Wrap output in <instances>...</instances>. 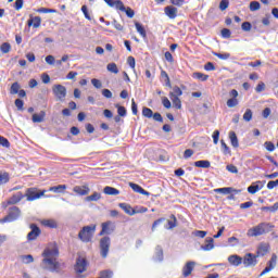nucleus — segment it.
Masks as SVG:
<instances>
[{
    "label": "nucleus",
    "mask_w": 278,
    "mask_h": 278,
    "mask_svg": "<svg viewBox=\"0 0 278 278\" xmlns=\"http://www.w3.org/2000/svg\"><path fill=\"white\" fill-rule=\"evenodd\" d=\"M59 255L60 251L58 250V245L47 248L42 253L43 260L41 267L45 270H50V273H62V270L66 268V264L58 262Z\"/></svg>",
    "instance_id": "1"
},
{
    "label": "nucleus",
    "mask_w": 278,
    "mask_h": 278,
    "mask_svg": "<svg viewBox=\"0 0 278 278\" xmlns=\"http://www.w3.org/2000/svg\"><path fill=\"white\" fill-rule=\"evenodd\" d=\"M273 225L268 223H261L257 226L249 229L248 236L250 237H257V236H264V233H270L273 231Z\"/></svg>",
    "instance_id": "2"
},
{
    "label": "nucleus",
    "mask_w": 278,
    "mask_h": 278,
    "mask_svg": "<svg viewBox=\"0 0 278 278\" xmlns=\"http://www.w3.org/2000/svg\"><path fill=\"white\" fill-rule=\"evenodd\" d=\"M94 231H97V225L85 226L79 231L78 238L81 242H91Z\"/></svg>",
    "instance_id": "3"
},
{
    "label": "nucleus",
    "mask_w": 278,
    "mask_h": 278,
    "mask_svg": "<svg viewBox=\"0 0 278 278\" xmlns=\"http://www.w3.org/2000/svg\"><path fill=\"white\" fill-rule=\"evenodd\" d=\"M45 194H47V190L40 191L37 188H28L24 197H26L27 201H36L45 197Z\"/></svg>",
    "instance_id": "4"
},
{
    "label": "nucleus",
    "mask_w": 278,
    "mask_h": 278,
    "mask_svg": "<svg viewBox=\"0 0 278 278\" xmlns=\"http://www.w3.org/2000/svg\"><path fill=\"white\" fill-rule=\"evenodd\" d=\"M18 216H21V208L13 206L9 210V214L4 218L0 219V223H14Z\"/></svg>",
    "instance_id": "5"
},
{
    "label": "nucleus",
    "mask_w": 278,
    "mask_h": 278,
    "mask_svg": "<svg viewBox=\"0 0 278 278\" xmlns=\"http://www.w3.org/2000/svg\"><path fill=\"white\" fill-rule=\"evenodd\" d=\"M110 244H111L110 237H103L100 240V255H101V257H103V258L108 257V254L110 253Z\"/></svg>",
    "instance_id": "6"
},
{
    "label": "nucleus",
    "mask_w": 278,
    "mask_h": 278,
    "mask_svg": "<svg viewBox=\"0 0 278 278\" xmlns=\"http://www.w3.org/2000/svg\"><path fill=\"white\" fill-rule=\"evenodd\" d=\"M52 92L56 97V101H64L66 99V87L63 85H54Z\"/></svg>",
    "instance_id": "7"
},
{
    "label": "nucleus",
    "mask_w": 278,
    "mask_h": 278,
    "mask_svg": "<svg viewBox=\"0 0 278 278\" xmlns=\"http://www.w3.org/2000/svg\"><path fill=\"white\" fill-rule=\"evenodd\" d=\"M87 266L88 262L86 258L84 256H78L74 266V270L77 273V275H81V273H86Z\"/></svg>",
    "instance_id": "8"
},
{
    "label": "nucleus",
    "mask_w": 278,
    "mask_h": 278,
    "mask_svg": "<svg viewBox=\"0 0 278 278\" xmlns=\"http://www.w3.org/2000/svg\"><path fill=\"white\" fill-rule=\"evenodd\" d=\"M115 229L116 226H114L112 222L102 223V230L100 231V236H110V233H112Z\"/></svg>",
    "instance_id": "9"
},
{
    "label": "nucleus",
    "mask_w": 278,
    "mask_h": 278,
    "mask_svg": "<svg viewBox=\"0 0 278 278\" xmlns=\"http://www.w3.org/2000/svg\"><path fill=\"white\" fill-rule=\"evenodd\" d=\"M243 264L247 268H249V266H256L257 265V256L253 255L252 253L245 254V256L243 258Z\"/></svg>",
    "instance_id": "10"
},
{
    "label": "nucleus",
    "mask_w": 278,
    "mask_h": 278,
    "mask_svg": "<svg viewBox=\"0 0 278 278\" xmlns=\"http://www.w3.org/2000/svg\"><path fill=\"white\" fill-rule=\"evenodd\" d=\"M73 192H75L76 194H79V197H86L90 194V187H88V185L75 186L73 188Z\"/></svg>",
    "instance_id": "11"
},
{
    "label": "nucleus",
    "mask_w": 278,
    "mask_h": 278,
    "mask_svg": "<svg viewBox=\"0 0 278 278\" xmlns=\"http://www.w3.org/2000/svg\"><path fill=\"white\" fill-rule=\"evenodd\" d=\"M104 3L109 8H115V10L125 11V4L121 0H104Z\"/></svg>",
    "instance_id": "12"
},
{
    "label": "nucleus",
    "mask_w": 278,
    "mask_h": 278,
    "mask_svg": "<svg viewBox=\"0 0 278 278\" xmlns=\"http://www.w3.org/2000/svg\"><path fill=\"white\" fill-rule=\"evenodd\" d=\"M30 229L31 231L28 232L27 240H36V238H38V236L41 233L40 228L36 224H30Z\"/></svg>",
    "instance_id": "13"
},
{
    "label": "nucleus",
    "mask_w": 278,
    "mask_h": 278,
    "mask_svg": "<svg viewBox=\"0 0 278 278\" xmlns=\"http://www.w3.org/2000/svg\"><path fill=\"white\" fill-rule=\"evenodd\" d=\"M23 199H25V194H23V192H17L15 194H13L8 201L7 203L9 205H16V203H21V201H23Z\"/></svg>",
    "instance_id": "14"
},
{
    "label": "nucleus",
    "mask_w": 278,
    "mask_h": 278,
    "mask_svg": "<svg viewBox=\"0 0 278 278\" xmlns=\"http://www.w3.org/2000/svg\"><path fill=\"white\" fill-rule=\"evenodd\" d=\"M195 265L197 263L194 262H188L182 268L184 277H190V275H192V270H194Z\"/></svg>",
    "instance_id": "15"
},
{
    "label": "nucleus",
    "mask_w": 278,
    "mask_h": 278,
    "mask_svg": "<svg viewBox=\"0 0 278 278\" xmlns=\"http://www.w3.org/2000/svg\"><path fill=\"white\" fill-rule=\"evenodd\" d=\"M164 12L166 14V16H168V18L175 20L177 18V8L173 7V5H168L164 8Z\"/></svg>",
    "instance_id": "16"
},
{
    "label": "nucleus",
    "mask_w": 278,
    "mask_h": 278,
    "mask_svg": "<svg viewBox=\"0 0 278 278\" xmlns=\"http://www.w3.org/2000/svg\"><path fill=\"white\" fill-rule=\"evenodd\" d=\"M118 206L125 212V214H128V216H135L136 208L131 207V205L127 203H119Z\"/></svg>",
    "instance_id": "17"
},
{
    "label": "nucleus",
    "mask_w": 278,
    "mask_h": 278,
    "mask_svg": "<svg viewBox=\"0 0 278 278\" xmlns=\"http://www.w3.org/2000/svg\"><path fill=\"white\" fill-rule=\"evenodd\" d=\"M103 192L109 197H117V194H121V191L118 189L110 186L104 187Z\"/></svg>",
    "instance_id": "18"
},
{
    "label": "nucleus",
    "mask_w": 278,
    "mask_h": 278,
    "mask_svg": "<svg viewBox=\"0 0 278 278\" xmlns=\"http://www.w3.org/2000/svg\"><path fill=\"white\" fill-rule=\"evenodd\" d=\"M202 251H212L214 249V239L212 237H207L205 239V244L201 245Z\"/></svg>",
    "instance_id": "19"
},
{
    "label": "nucleus",
    "mask_w": 278,
    "mask_h": 278,
    "mask_svg": "<svg viewBox=\"0 0 278 278\" xmlns=\"http://www.w3.org/2000/svg\"><path fill=\"white\" fill-rule=\"evenodd\" d=\"M41 23H42V18L40 16H35V17L28 20V27H31V25H33V27L35 29H38V27H40Z\"/></svg>",
    "instance_id": "20"
},
{
    "label": "nucleus",
    "mask_w": 278,
    "mask_h": 278,
    "mask_svg": "<svg viewBox=\"0 0 278 278\" xmlns=\"http://www.w3.org/2000/svg\"><path fill=\"white\" fill-rule=\"evenodd\" d=\"M228 262L231 266H240V264H242V257L233 254L228 257Z\"/></svg>",
    "instance_id": "21"
},
{
    "label": "nucleus",
    "mask_w": 278,
    "mask_h": 278,
    "mask_svg": "<svg viewBox=\"0 0 278 278\" xmlns=\"http://www.w3.org/2000/svg\"><path fill=\"white\" fill-rule=\"evenodd\" d=\"M214 192H216V194H231V192H236V190L232 187H224L215 189Z\"/></svg>",
    "instance_id": "22"
},
{
    "label": "nucleus",
    "mask_w": 278,
    "mask_h": 278,
    "mask_svg": "<svg viewBox=\"0 0 278 278\" xmlns=\"http://www.w3.org/2000/svg\"><path fill=\"white\" fill-rule=\"evenodd\" d=\"M45 116H47L45 111H40L39 114H33V123H43Z\"/></svg>",
    "instance_id": "23"
},
{
    "label": "nucleus",
    "mask_w": 278,
    "mask_h": 278,
    "mask_svg": "<svg viewBox=\"0 0 278 278\" xmlns=\"http://www.w3.org/2000/svg\"><path fill=\"white\" fill-rule=\"evenodd\" d=\"M268 253V244L266 243H261L258 249H257V256L258 257H264Z\"/></svg>",
    "instance_id": "24"
},
{
    "label": "nucleus",
    "mask_w": 278,
    "mask_h": 278,
    "mask_svg": "<svg viewBox=\"0 0 278 278\" xmlns=\"http://www.w3.org/2000/svg\"><path fill=\"white\" fill-rule=\"evenodd\" d=\"M154 260L156 262H162L164 260V250L160 245H157L155 248V257H154Z\"/></svg>",
    "instance_id": "25"
},
{
    "label": "nucleus",
    "mask_w": 278,
    "mask_h": 278,
    "mask_svg": "<svg viewBox=\"0 0 278 278\" xmlns=\"http://www.w3.org/2000/svg\"><path fill=\"white\" fill-rule=\"evenodd\" d=\"M181 94H184V91H181V88L174 86L173 91L169 92V99L179 98L181 97Z\"/></svg>",
    "instance_id": "26"
},
{
    "label": "nucleus",
    "mask_w": 278,
    "mask_h": 278,
    "mask_svg": "<svg viewBox=\"0 0 278 278\" xmlns=\"http://www.w3.org/2000/svg\"><path fill=\"white\" fill-rule=\"evenodd\" d=\"M229 139L235 149H238V147H240V143L238 142V136L236 135V132L230 131Z\"/></svg>",
    "instance_id": "27"
},
{
    "label": "nucleus",
    "mask_w": 278,
    "mask_h": 278,
    "mask_svg": "<svg viewBox=\"0 0 278 278\" xmlns=\"http://www.w3.org/2000/svg\"><path fill=\"white\" fill-rule=\"evenodd\" d=\"M64 190H66V185H59L49 188V192H55L56 194L64 192Z\"/></svg>",
    "instance_id": "28"
},
{
    "label": "nucleus",
    "mask_w": 278,
    "mask_h": 278,
    "mask_svg": "<svg viewBox=\"0 0 278 278\" xmlns=\"http://www.w3.org/2000/svg\"><path fill=\"white\" fill-rule=\"evenodd\" d=\"M41 224L43 227H50V229H55L58 227V223L54 219H43Z\"/></svg>",
    "instance_id": "29"
},
{
    "label": "nucleus",
    "mask_w": 278,
    "mask_h": 278,
    "mask_svg": "<svg viewBox=\"0 0 278 278\" xmlns=\"http://www.w3.org/2000/svg\"><path fill=\"white\" fill-rule=\"evenodd\" d=\"M135 27L138 34H140L141 38H147V30L144 29V26H142V24L136 22Z\"/></svg>",
    "instance_id": "30"
},
{
    "label": "nucleus",
    "mask_w": 278,
    "mask_h": 278,
    "mask_svg": "<svg viewBox=\"0 0 278 278\" xmlns=\"http://www.w3.org/2000/svg\"><path fill=\"white\" fill-rule=\"evenodd\" d=\"M167 225L165 228L175 229L177 227V217L175 215H170V219L167 220Z\"/></svg>",
    "instance_id": "31"
},
{
    "label": "nucleus",
    "mask_w": 278,
    "mask_h": 278,
    "mask_svg": "<svg viewBox=\"0 0 278 278\" xmlns=\"http://www.w3.org/2000/svg\"><path fill=\"white\" fill-rule=\"evenodd\" d=\"M192 77L194 79H199L200 81H207V79H210L208 75H205V74L200 73V72L193 73Z\"/></svg>",
    "instance_id": "32"
},
{
    "label": "nucleus",
    "mask_w": 278,
    "mask_h": 278,
    "mask_svg": "<svg viewBox=\"0 0 278 278\" xmlns=\"http://www.w3.org/2000/svg\"><path fill=\"white\" fill-rule=\"evenodd\" d=\"M212 164L210 163V161H197L194 162V166L197 168H210Z\"/></svg>",
    "instance_id": "33"
},
{
    "label": "nucleus",
    "mask_w": 278,
    "mask_h": 278,
    "mask_svg": "<svg viewBox=\"0 0 278 278\" xmlns=\"http://www.w3.org/2000/svg\"><path fill=\"white\" fill-rule=\"evenodd\" d=\"M101 199V193L99 192H93L91 195H88L85 198V201H87L88 203L92 202V201H99Z\"/></svg>",
    "instance_id": "34"
},
{
    "label": "nucleus",
    "mask_w": 278,
    "mask_h": 278,
    "mask_svg": "<svg viewBox=\"0 0 278 278\" xmlns=\"http://www.w3.org/2000/svg\"><path fill=\"white\" fill-rule=\"evenodd\" d=\"M260 190H262V187H260V185H255V182L248 187V192L250 194H256V192H260Z\"/></svg>",
    "instance_id": "35"
},
{
    "label": "nucleus",
    "mask_w": 278,
    "mask_h": 278,
    "mask_svg": "<svg viewBox=\"0 0 278 278\" xmlns=\"http://www.w3.org/2000/svg\"><path fill=\"white\" fill-rule=\"evenodd\" d=\"M106 71H109V73H114V75H118V66L116 63H109L106 65Z\"/></svg>",
    "instance_id": "36"
},
{
    "label": "nucleus",
    "mask_w": 278,
    "mask_h": 278,
    "mask_svg": "<svg viewBox=\"0 0 278 278\" xmlns=\"http://www.w3.org/2000/svg\"><path fill=\"white\" fill-rule=\"evenodd\" d=\"M252 119H253V111H251V109H247L245 113L243 114V121H245V123H251Z\"/></svg>",
    "instance_id": "37"
},
{
    "label": "nucleus",
    "mask_w": 278,
    "mask_h": 278,
    "mask_svg": "<svg viewBox=\"0 0 278 278\" xmlns=\"http://www.w3.org/2000/svg\"><path fill=\"white\" fill-rule=\"evenodd\" d=\"M21 90V85L18 83H13L10 89V94H18Z\"/></svg>",
    "instance_id": "38"
},
{
    "label": "nucleus",
    "mask_w": 278,
    "mask_h": 278,
    "mask_svg": "<svg viewBox=\"0 0 278 278\" xmlns=\"http://www.w3.org/2000/svg\"><path fill=\"white\" fill-rule=\"evenodd\" d=\"M142 114H143V116H144L146 118H153V110H151V109H149V108H147V106H144V108L142 109Z\"/></svg>",
    "instance_id": "39"
},
{
    "label": "nucleus",
    "mask_w": 278,
    "mask_h": 278,
    "mask_svg": "<svg viewBox=\"0 0 278 278\" xmlns=\"http://www.w3.org/2000/svg\"><path fill=\"white\" fill-rule=\"evenodd\" d=\"M10 181V175L8 173L0 174V186Z\"/></svg>",
    "instance_id": "40"
},
{
    "label": "nucleus",
    "mask_w": 278,
    "mask_h": 278,
    "mask_svg": "<svg viewBox=\"0 0 278 278\" xmlns=\"http://www.w3.org/2000/svg\"><path fill=\"white\" fill-rule=\"evenodd\" d=\"M172 103L176 110H181V99L179 98H170Z\"/></svg>",
    "instance_id": "41"
},
{
    "label": "nucleus",
    "mask_w": 278,
    "mask_h": 278,
    "mask_svg": "<svg viewBox=\"0 0 278 278\" xmlns=\"http://www.w3.org/2000/svg\"><path fill=\"white\" fill-rule=\"evenodd\" d=\"M11 49H12V46H10L9 42H4L0 47V51H2V53H10Z\"/></svg>",
    "instance_id": "42"
},
{
    "label": "nucleus",
    "mask_w": 278,
    "mask_h": 278,
    "mask_svg": "<svg viewBox=\"0 0 278 278\" xmlns=\"http://www.w3.org/2000/svg\"><path fill=\"white\" fill-rule=\"evenodd\" d=\"M260 8H261L260 2H257V1L250 2V11L251 12H257V10H260Z\"/></svg>",
    "instance_id": "43"
},
{
    "label": "nucleus",
    "mask_w": 278,
    "mask_h": 278,
    "mask_svg": "<svg viewBox=\"0 0 278 278\" xmlns=\"http://www.w3.org/2000/svg\"><path fill=\"white\" fill-rule=\"evenodd\" d=\"M129 187L131 188V190H134V192H137L138 194L142 192V187L137 184L129 182Z\"/></svg>",
    "instance_id": "44"
},
{
    "label": "nucleus",
    "mask_w": 278,
    "mask_h": 278,
    "mask_svg": "<svg viewBox=\"0 0 278 278\" xmlns=\"http://www.w3.org/2000/svg\"><path fill=\"white\" fill-rule=\"evenodd\" d=\"M166 218L161 217L159 219H156L153 224H152V231H155V229H157L159 225H162V223H165Z\"/></svg>",
    "instance_id": "45"
},
{
    "label": "nucleus",
    "mask_w": 278,
    "mask_h": 278,
    "mask_svg": "<svg viewBox=\"0 0 278 278\" xmlns=\"http://www.w3.org/2000/svg\"><path fill=\"white\" fill-rule=\"evenodd\" d=\"M268 266L271 268V270L275 268V266H277V254L271 255Z\"/></svg>",
    "instance_id": "46"
},
{
    "label": "nucleus",
    "mask_w": 278,
    "mask_h": 278,
    "mask_svg": "<svg viewBox=\"0 0 278 278\" xmlns=\"http://www.w3.org/2000/svg\"><path fill=\"white\" fill-rule=\"evenodd\" d=\"M22 262L24 264H31L34 262V256L31 254L22 256Z\"/></svg>",
    "instance_id": "47"
},
{
    "label": "nucleus",
    "mask_w": 278,
    "mask_h": 278,
    "mask_svg": "<svg viewBox=\"0 0 278 278\" xmlns=\"http://www.w3.org/2000/svg\"><path fill=\"white\" fill-rule=\"evenodd\" d=\"M91 84L94 88L97 89H101L103 88V84L101 83V80L97 79V78H92L91 79Z\"/></svg>",
    "instance_id": "48"
},
{
    "label": "nucleus",
    "mask_w": 278,
    "mask_h": 278,
    "mask_svg": "<svg viewBox=\"0 0 278 278\" xmlns=\"http://www.w3.org/2000/svg\"><path fill=\"white\" fill-rule=\"evenodd\" d=\"M122 12H126L128 18H134V16H136V12H134V10L129 7L125 8V10Z\"/></svg>",
    "instance_id": "49"
},
{
    "label": "nucleus",
    "mask_w": 278,
    "mask_h": 278,
    "mask_svg": "<svg viewBox=\"0 0 278 278\" xmlns=\"http://www.w3.org/2000/svg\"><path fill=\"white\" fill-rule=\"evenodd\" d=\"M238 100L237 98H231V99H228L227 101V106L228 108H236L238 105Z\"/></svg>",
    "instance_id": "50"
},
{
    "label": "nucleus",
    "mask_w": 278,
    "mask_h": 278,
    "mask_svg": "<svg viewBox=\"0 0 278 278\" xmlns=\"http://www.w3.org/2000/svg\"><path fill=\"white\" fill-rule=\"evenodd\" d=\"M253 25H251L250 22H243L242 25H241V29L243 31H251Z\"/></svg>",
    "instance_id": "51"
},
{
    "label": "nucleus",
    "mask_w": 278,
    "mask_h": 278,
    "mask_svg": "<svg viewBox=\"0 0 278 278\" xmlns=\"http://www.w3.org/2000/svg\"><path fill=\"white\" fill-rule=\"evenodd\" d=\"M227 8H229V0H222L219 3V10H222V12H225Z\"/></svg>",
    "instance_id": "52"
},
{
    "label": "nucleus",
    "mask_w": 278,
    "mask_h": 278,
    "mask_svg": "<svg viewBox=\"0 0 278 278\" xmlns=\"http://www.w3.org/2000/svg\"><path fill=\"white\" fill-rule=\"evenodd\" d=\"M117 113L118 116H127V109H125V106L117 105Z\"/></svg>",
    "instance_id": "53"
},
{
    "label": "nucleus",
    "mask_w": 278,
    "mask_h": 278,
    "mask_svg": "<svg viewBox=\"0 0 278 278\" xmlns=\"http://www.w3.org/2000/svg\"><path fill=\"white\" fill-rule=\"evenodd\" d=\"M193 236H195L197 238H205L207 236V231H205V230H195L193 232Z\"/></svg>",
    "instance_id": "54"
},
{
    "label": "nucleus",
    "mask_w": 278,
    "mask_h": 278,
    "mask_svg": "<svg viewBox=\"0 0 278 278\" xmlns=\"http://www.w3.org/2000/svg\"><path fill=\"white\" fill-rule=\"evenodd\" d=\"M222 143V149H224V155H229V153H231V151L229 150L227 143H225V140H220Z\"/></svg>",
    "instance_id": "55"
},
{
    "label": "nucleus",
    "mask_w": 278,
    "mask_h": 278,
    "mask_svg": "<svg viewBox=\"0 0 278 278\" xmlns=\"http://www.w3.org/2000/svg\"><path fill=\"white\" fill-rule=\"evenodd\" d=\"M214 55L216 58H218L219 60H229L230 58V54L229 53H218V52H215Z\"/></svg>",
    "instance_id": "56"
},
{
    "label": "nucleus",
    "mask_w": 278,
    "mask_h": 278,
    "mask_svg": "<svg viewBox=\"0 0 278 278\" xmlns=\"http://www.w3.org/2000/svg\"><path fill=\"white\" fill-rule=\"evenodd\" d=\"M0 144L1 147H5V149H9L10 141L5 137H0Z\"/></svg>",
    "instance_id": "57"
},
{
    "label": "nucleus",
    "mask_w": 278,
    "mask_h": 278,
    "mask_svg": "<svg viewBox=\"0 0 278 278\" xmlns=\"http://www.w3.org/2000/svg\"><path fill=\"white\" fill-rule=\"evenodd\" d=\"M102 97H104L105 99H112V91L110 89H102Z\"/></svg>",
    "instance_id": "58"
},
{
    "label": "nucleus",
    "mask_w": 278,
    "mask_h": 278,
    "mask_svg": "<svg viewBox=\"0 0 278 278\" xmlns=\"http://www.w3.org/2000/svg\"><path fill=\"white\" fill-rule=\"evenodd\" d=\"M219 138H220V131L215 130V131L213 132V142H214V144H218Z\"/></svg>",
    "instance_id": "59"
},
{
    "label": "nucleus",
    "mask_w": 278,
    "mask_h": 278,
    "mask_svg": "<svg viewBox=\"0 0 278 278\" xmlns=\"http://www.w3.org/2000/svg\"><path fill=\"white\" fill-rule=\"evenodd\" d=\"M278 186V179L277 180H270L268 184H267V189L268 190H273L274 188H277Z\"/></svg>",
    "instance_id": "60"
},
{
    "label": "nucleus",
    "mask_w": 278,
    "mask_h": 278,
    "mask_svg": "<svg viewBox=\"0 0 278 278\" xmlns=\"http://www.w3.org/2000/svg\"><path fill=\"white\" fill-rule=\"evenodd\" d=\"M46 62H47V64H49L50 66H53V64H55V56H53V55H48V56H46Z\"/></svg>",
    "instance_id": "61"
},
{
    "label": "nucleus",
    "mask_w": 278,
    "mask_h": 278,
    "mask_svg": "<svg viewBox=\"0 0 278 278\" xmlns=\"http://www.w3.org/2000/svg\"><path fill=\"white\" fill-rule=\"evenodd\" d=\"M265 148L271 153L273 151H275V143H273L270 141H266Z\"/></svg>",
    "instance_id": "62"
},
{
    "label": "nucleus",
    "mask_w": 278,
    "mask_h": 278,
    "mask_svg": "<svg viewBox=\"0 0 278 278\" xmlns=\"http://www.w3.org/2000/svg\"><path fill=\"white\" fill-rule=\"evenodd\" d=\"M23 105H25V102H23V100L21 99H16L15 100V106L17 108V110L23 111Z\"/></svg>",
    "instance_id": "63"
},
{
    "label": "nucleus",
    "mask_w": 278,
    "mask_h": 278,
    "mask_svg": "<svg viewBox=\"0 0 278 278\" xmlns=\"http://www.w3.org/2000/svg\"><path fill=\"white\" fill-rule=\"evenodd\" d=\"M23 3H24V0H16L15 3H14V8L15 10H23Z\"/></svg>",
    "instance_id": "64"
}]
</instances>
